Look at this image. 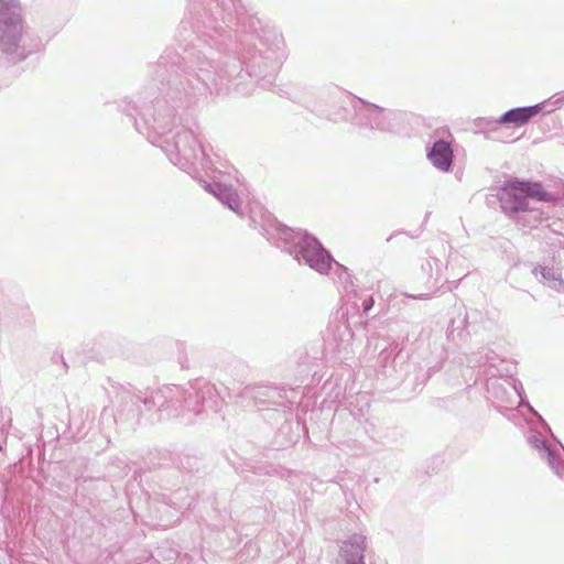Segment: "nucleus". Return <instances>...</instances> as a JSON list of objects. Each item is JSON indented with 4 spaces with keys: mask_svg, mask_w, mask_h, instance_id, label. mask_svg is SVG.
<instances>
[{
    "mask_svg": "<svg viewBox=\"0 0 564 564\" xmlns=\"http://www.w3.org/2000/svg\"><path fill=\"white\" fill-rule=\"evenodd\" d=\"M445 269L446 264L440 259L433 257L425 259L421 264V272L424 275L423 279L425 280L426 292L417 294L405 293L404 295L413 300L431 299L440 289V283Z\"/></svg>",
    "mask_w": 564,
    "mask_h": 564,
    "instance_id": "11",
    "label": "nucleus"
},
{
    "mask_svg": "<svg viewBox=\"0 0 564 564\" xmlns=\"http://www.w3.org/2000/svg\"><path fill=\"white\" fill-rule=\"evenodd\" d=\"M500 117H478L473 121V127L476 133L484 134L487 139L490 134L498 131L502 127Z\"/></svg>",
    "mask_w": 564,
    "mask_h": 564,
    "instance_id": "23",
    "label": "nucleus"
},
{
    "mask_svg": "<svg viewBox=\"0 0 564 564\" xmlns=\"http://www.w3.org/2000/svg\"><path fill=\"white\" fill-rule=\"evenodd\" d=\"M359 98L352 97L348 93L335 87L324 98L325 109H317L321 116L333 122L348 121L351 123L354 117L352 105Z\"/></svg>",
    "mask_w": 564,
    "mask_h": 564,
    "instance_id": "9",
    "label": "nucleus"
},
{
    "mask_svg": "<svg viewBox=\"0 0 564 564\" xmlns=\"http://www.w3.org/2000/svg\"><path fill=\"white\" fill-rule=\"evenodd\" d=\"M367 538L360 533L349 535L339 550L340 564H365Z\"/></svg>",
    "mask_w": 564,
    "mask_h": 564,
    "instance_id": "14",
    "label": "nucleus"
},
{
    "mask_svg": "<svg viewBox=\"0 0 564 564\" xmlns=\"http://www.w3.org/2000/svg\"><path fill=\"white\" fill-rule=\"evenodd\" d=\"M460 280L462 279H459L457 281L445 280V283L447 284L446 290L447 291H453L454 289H457V286L459 285Z\"/></svg>",
    "mask_w": 564,
    "mask_h": 564,
    "instance_id": "31",
    "label": "nucleus"
},
{
    "mask_svg": "<svg viewBox=\"0 0 564 564\" xmlns=\"http://www.w3.org/2000/svg\"><path fill=\"white\" fill-rule=\"evenodd\" d=\"M528 443L538 451L542 459L547 462V465L556 476L564 478V464L561 462L560 455L551 449L547 442L539 433L529 435Z\"/></svg>",
    "mask_w": 564,
    "mask_h": 564,
    "instance_id": "17",
    "label": "nucleus"
},
{
    "mask_svg": "<svg viewBox=\"0 0 564 564\" xmlns=\"http://www.w3.org/2000/svg\"><path fill=\"white\" fill-rule=\"evenodd\" d=\"M506 378L507 383L510 387L509 389L513 392L514 402H517L516 406H525L528 411L534 416H536L542 422V424L550 431V427L546 424V422L542 419L539 412L535 411V409L528 402L522 382L519 379L509 377L507 375Z\"/></svg>",
    "mask_w": 564,
    "mask_h": 564,
    "instance_id": "20",
    "label": "nucleus"
},
{
    "mask_svg": "<svg viewBox=\"0 0 564 564\" xmlns=\"http://www.w3.org/2000/svg\"><path fill=\"white\" fill-rule=\"evenodd\" d=\"M243 395L256 404L265 405V411H276L282 415L291 414L301 402L302 392L299 388H285L272 384H253L243 390Z\"/></svg>",
    "mask_w": 564,
    "mask_h": 564,
    "instance_id": "5",
    "label": "nucleus"
},
{
    "mask_svg": "<svg viewBox=\"0 0 564 564\" xmlns=\"http://www.w3.org/2000/svg\"><path fill=\"white\" fill-rule=\"evenodd\" d=\"M224 402L217 387L205 378H196L183 387V415L197 416L207 411H218Z\"/></svg>",
    "mask_w": 564,
    "mask_h": 564,
    "instance_id": "6",
    "label": "nucleus"
},
{
    "mask_svg": "<svg viewBox=\"0 0 564 564\" xmlns=\"http://www.w3.org/2000/svg\"><path fill=\"white\" fill-rule=\"evenodd\" d=\"M532 274L543 285L556 291L562 292L564 290V280L558 269L546 265H534Z\"/></svg>",
    "mask_w": 564,
    "mask_h": 564,
    "instance_id": "19",
    "label": "nucleus"
},
{
    "mask_svg": "<svg viewBox=\"0 0 564 564\" xmlns=\"http://www.w3.org/2000/svg\"><path fill=\"white\" fill-rule=\"evenodd\" d=\"M469 314L465 311L459 313L456 318L451 321L447 328V338L454 343L464 341L469 336L468 322Z\"/></svg>",
    "mask_w": 564,
    "mask_h": 564,
    "instance_id": "22",
    "label": "nucleus"
},
{
    "mask_svg": "<svg viewBox=\"0 0 564 564\" xmlns=\"http://www.w3.org/2000/svg\"><path fill=\"white\" fill-rule=\"evenodd\" d=\"M554 96H555V95H553L549 100H545V101H546L545 106H546L547 104H550V105H552V106H553V107H552V109H549V110H547V112H552V110H555V108H560V107L564 104V100H563L561 104H558V105H554V104H553V102H554V99H555V97H554Z\"/></svg>",
    "mask_w": 564,
    "mask_h": 564,
    "instance_id": "32",
    "label": "nucleus"
},
{
    "mask_svg": "<svg viewBox=\"0 0 564 564\" xmlns=\"http://www.w3.org/2000/svg\"><path fill=\"white\" fill-rule=\"evenodd\" d=\"M435 357L425 361L426 373L422 378V382H426L433 373L438 371L447 357L446 351L442 345L435 347Z\"/></svg>",
    "mask_w": 564,
    "mask_h": 564,
    "instance_id": "25",
    "label": "nucleus"
},
{
    "mask_svg": "<svg viewBox=\"0 0 564 564\" xmlns=\"http://www.w3.org/2000/svg\"><path fill=\"white\" fill-rule=\"evenodd\" d=\"M75 562H76V564H90V562L80 563V562L77 561V558H75Z\"/></svg>",
    "mask_w": 564,
    "mask_h": 564,
    "instance_id": "36",
    "label": "nucleus"
},
{
    "mask_svg": "<svg viewBox=\"0 0 564 564\" xmlns=\"http://www.w3.org/2000/svg\"><path fill=\"white\" fill-rule=\"evenodd\" d=\"M204 188L213 196H215L223 205L235 212L238 216H243L241 210V199L231 186L221 184L219 182H204Z\"/></svg>",
    "mask_w": 564,
    "mask_h": 564,
    "instance_id": "18",
    "label": "nucleus"
},
{
    "mask_svg": "<svg viewBox=\"0 0 564 564\" xmlns=\"http://www.w3.org/2000/svg\"><path fill=\"white\" fill-rule=\"evenodd\" d=\"M354 416L359 421L362 425L365 432L369 435L370 438L376 440L378 436L377 425L370 419L366 417V414L362 410L359 412H352Z\"/></svg>",
    "mask_w": 564,
    "mask_h": 564,
    "instance_id": "27",
    "label": "nucleus"
},
{
    "mask_svg": "<svg viewBox=\"0 0 564 564\" xmlns=\"http://www.w3.org/2000/svg\"><path fill=\"white\" fill-rule=\"evenodd\" d=\"M398 355V345L389 344L383 347L378 355V364L381 368H387L388 365L394 361Z\"/></svg>",
    "mask_w": 564,
    "mask_h": 564,
    "instance_id": "26",
    "label": "nucleus"
},
{
    "mask_svg": "<svg viewBox=\"0 0 564 564\" xmlns=\"http://www.w3.org/2000/svg\"><path fill=\"white\" fill-rule=\"evenodd\" d=\"M554 105H558L564 100V91L555 94Z\"/></svg>",
    "mask_w": 564,
    "mask_h": 564,
    "instance_id": "34",
    "label": "nucleus"
},
{
    "mask_svg": "<svg viewBox=\"0 0 564 564\" xmlns=\"http://www.w3.org/2000/svg\"><path fill=\"white\" fill-rule=\"evenodd\" d=\"M509 388L506 376L496 377V372L491 371V377L486 378V399L505 416L517 409L513 392Z\"/></svg>",
    "mask_w": 564,
    "mask_h": 564,
    "instance_id": "10",
    "label": "nucleus"
},
{
    "mask_svg": "<svg viewBox=\"0 0 564 564\" xmlns=\"http://www.w3.org/2000/svg\"><path fill=\"white\" fill-rule=\"evenodd\" d=\"M249 221L271 245L292 256L300 264H306L322 275H330L337 288L347 295L355 292L352 275L348 269L337 262L316 237L306 230H294L282 225L260 206L250 209Z\"/></svg>",
    "mask_w": 564,
    "mask_h": 564,
    "instance_id": "2",
    "label": "nucleus"
},
{
    "mask_svg": "<svg viewBox=\"0 0 564 564\" xmlns=\"http://www.w3.org/2000/svg\"><path fill=\"white\" fill-rule=\"evenodd\" d=\"M177 28L183 55L165 51L149 66L153 87L126 97L119 109L135 130L193 178L213 171L198 134L181 110L207 96H247L273 85L289 53L282 33L241 0H186Z\"/></svg>",
    "mask_w": 564,
    "mask_h": 564,
    "instance_id": "1",
    "label": "nucleus"
},
{
    "mask_svg": "<svg viewBox=\"0 0 564 564\" xmlns=\"http://www.w3.org/2000/svg\"><path fill=\"white\" fill-rule=\"evenodd\" d=\"M193 505V498L186 489H178L166 500H154L151 502V521L149 524L153 528L167 529L180 520V514Z\"/></svg>",
    "mask_w": 564,
    "mask_h": 564,
    "instance_id": "7",
    "label": "nucleus"
},
{
    "mask_svg": "<svg viewBox=\"0 0 564 564\" xmlns=\"http://www.w3.org/2000/svg\"><path fill=\"white\" fill-rule=\"evenodd\" d=\"M329 332L333 335L334 340L336 341V348L341 350H347L354 340V332L350 325L347 322H337L329 326Z\"/></svg>",
    "mask_w": 564,
    "mask_h": 564,
    "instance_id": "21",
    "label": "nucleus"
},
{
    "mask_svg": "<svg viewBox=\"0 0 564 564\" xmlns=\"http://www.w3.org/2000/svg\"><path fill=\"white\" fill-rule=\"evenodd\" d=\"M360 305L357 302H355L354 305L357 308L361 307L362 312L367 314L373 307L375 301L371 295H366L365 297H360Z\"/></svg>",
    "mask_w": 564,
    "mask_h": 564,
    "instance_id": "30",
    "label": "nucleus"
},
{
    "mask_svg": "<svg viewBox=\"0 0 564 564\" xmlns=\"http://www.w3.org/2000/svg\"><path fill=\"white\" fill-rule=\"evenodd\" d=\"M111 389L109 393L123 411L143 413L142 399H144V394L141 391H137L131 384L120 383L112 384Z\"/></svg>",
    "mask_w": 564,
    "mask_h": 564,
    "instance_id": "13",
    "label": "nucleus"
},
{
    "mask_svg": "<svg viewBox=\"0 0 564 564\" xmlns=\"http://www.w3.org/2000/svg\"><path fill=\"white\" fill-rule=\"evenodd\" d=\"M467 361L471 367H485L484 375L487 378L491 377V371L496 372V377H502L509 373L505 360L490 349L471 354Z\"/></svg>",
    "mask_w": 564,
    "mask_h": 564,
    "instance_id": "12",
    "label": "nucleus"
},
{
    "mask_svg": "<svg viewBox=\"0 0 564 564\" xmlns=\"http://www.w3.org/2000/svg\"><path fill=\"white\" fill-rule=\"evenodd\" d=\"M546 101H542L531 106L514 107L505 111L500 116V121L505 127H523L544 110Z\"/></svg>",
    "mask_w": 564,
    "mask_h": 564,
    "instance_id": "15",
    "label": "nucleus"
},
{
    "mask_svg": "<svg viewBox=\"0 0 564 564\" xmlns=\"http://www.w3.org/2000/svg\"><path fill=\"white\" fill-rule=\"evenodd\" d=\"M176 555H177V552L172 549H170L167 551L165 544H162L161 546H159L156 549V556L162 557L163 560L171 561V560L175 558Z\"/></svg>",
    "mask_w": 564,
    "mask_h": 564,
    "instance_id": "29",
    "label": "nucleus"
},
{
    "mask_svg": "<svg viewBox=\"0 0 564 564\" xmlns=\"http://www.w3.org/2000/svg\"><path fill=\"white\" fill-rule=\"evenodd\" d=\"M88 551H89L90 553H93V554H95V553H96V550H95V547H94V546H89V547H88Z\"/></svg>",
    "mask_w": 564,
    "mask_h": 564,
    "instance_id": "35",
    "label": "nucleus"
},
{
    "mask_svg": "<svg viewBox=\"0 0 564 564\" xmlns=\"http://www.w3.org/2000/svg\"><path fill=\"white\" fill-rule=\"evenodd\" d=\"M11 426V416L8 411L0 409V452L7 443V436Z\"/></svg>",
    "mask_w": 564,
    "mask_h": 564,
    "instance_id": "28",
    "label": "nucleus"
},
{
    "mask_svg": "<svg viewBox=\"0 0 564 564\" xmlns=\"http://www.w3.org/2000/svg\"><path fill=\"white\" fill-rule=\"evenodd\" d=\"M427 160L434 169L440 172L448 173L452 171L454 153L449 142L445 140H437L427 148Z\"/></svg>",
    "mask_w": 564,
    "mask_h": 564,
    "instance_id": "16",
    "label": "nucleus"
},
{
    "mask_svg": "<svg viewBox=\"0 0 564 564\" xmlns=\"http://www.w3.org/2000/svg\"><path fill=\"white\" fill-rule=\"evenodd\" d=\"M288 415H283L284 422L276 432V445L279 447H288L297 441L299 435L292 432L293 422L288 420Z\"/></svg>",
    "mask_w": 564,
    "mask_h": 564,
    "instance_id": "24",
    "label": "nucleus"
},
{
    "mask_svg": "<svg viewBox=\"0 0 564 564\" xmlns=\"http://www.w3.org/2000/svg\"><path fill=\"white\" fill-rule=\"evenodd\" d=\"M554 96H555V95H553L549 100H545V101H546L545 106H546L547 104H550V105H552V106H553V107H552V109H549V110H547V112H552V110H555V108H560V107L564 104V100H563L561 104H558V105H554V104H553V102H554V99H555V97H554Z\"/></svg>",
    "mask_w": 564,
    "mask_h": 564,
    "instance_id": "33",
    "label": "nucleus"
},
{
    "mask_svg": "<svg viewBox=\"0 0 564 564\" xmlns=\"http://www.w3.org/2000/svg\"><path fill=\"white\" fill-rule=\"evenodd\" d=\"M45 50V43L23 17L20 0H0V54L19 64Z\"/></svg>",
    "mask_w": 564,
    "mask_h": 564,
    "instance_id": "3",
    "label": "nucleus"
},
{
    "mask_svg": "<svg viewBox=\"0 0 564 564\" xmlns=\"http://www.w3.org/2000/svg\"><path fill=\"white\" fill-rule=\"evenodd\" d=\"M182 393V386L163 384L144 394L142 405L145 411L159 412L164 417H177L183 415Z\"/></svg>",
    "mask_w": 564,
    "mask_h": 564,
    "instance_id": "8",
    "label": "nucleus"
},
{
    "mask_svg": "<svg viewBox=\"0 0 564 564\" xmlns=\"http://www.w3.org/2000/svg\"><path fill=\"white\" fill-rule=\"evenodd\" d=\"M365 405H366L367 410H368V409H369V406H370L368 401H366Z\"/></svg>",
    "mask_w": 564,
    "mask_h": 564,
    "instance_id": "37",
    "label": "nucleus"
},
{
    "mask_svg": "<svg viewBox=\"0 0 564 564\" xmlns=\"http://www.w3.org/2000/svg\"><path fill=\"white\" fill-rule=\"evenodd\" d=\"M352 110L351 124L360 130L400 133L409 124V115L406 112L383 108L364 99H358L352 105Z\"/></svg>",
    "mask_w": 564,
    "mask_h": 564,
    "instance_id": "4",
    "label": "nucleus"
}]
</instances>
